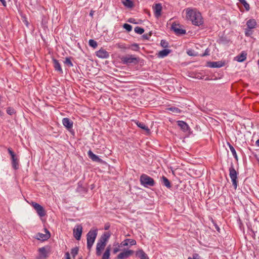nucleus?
<instances>
[{
    "mask_svg": "<svg viewBox=\"0 0 259 259\" xmlns=\"http://www.w3.org/2000/svg\"><path fill=\"white\" fill-rule=\"evenodd\" d=\"M247 54L245 52H242L241 53L237 56L235 58L239 62H242L246 59Z\"/></svg>",
    "mask_w": 259,
    "mask_h": 259,
    "instance_id": "23",
    "label": "nucleus"
},
{
    "mask_svg": "<svg viewBox=\"0 0 259 259\" xmlns=\"http://www.w3.org/2000/svg\"><path fill=\"white\" fill-rule=\"evenodd\" d=\"M141 184L145 187H152L155 185L154 179L146 174H142L140 179Z\"/></svg>",
    "mask_w": 259,
    "mask_h": 259,
    "instance_id": "5",
    "label": "nucleus"
},
{
    "mask_svg": "<svg viewBox=\"0 0 259 259\" xmlns=\"http://www.w3.org/2000/svg\"><path fill=\"white\" fill-rule=\"evenodd\" d=\"M143 37L147 39L148 38V37L145 35H143Z\"/></svg>",
    "mask_w": 259,
    "mask_h": 259,
    "instance_id": "53",
    "label": "nucleus"
},
{
    "mask_svg": "<svg viewBox=\"0 0 259 259\" xmlns=\"http://www.w3.org/2000/svg\"><path fill=\"white\" fill-rule=\"evenodd\" d=\"M52 61L55 70L60 73H63V70L58 60L55 58H53Z\"/></svg>",
    "mask_w": 259,
    "mask_h": 259,
    "instance_id": "17",
    "label": "nucleus"
},
{
    "mask_svg": "<svg viewBox=\"0 0 259 259\" xmlns=\"http://www.w3.org/2000/svg\"><path fill=\"white\" fill-rule=\"evenodd\" d=\"M132 49L134 51H138V50L139 49V46L137 44H134L132 45Z\"/></svg>",
    "mask_w": 259,
    "mask_h": 259,
    "instance_id": "43",
    "label": "nucleus"
},
{
    "mask_svg": "<svg viewBox=\"0 0 259 259\" xmlns=\"http://www.w3.org/2000/svg\"><path fill=\"white\" fill-rule=\"evenodd\" d=\"M109 227V226H106L105 228V230L108 229Z\"/></svg>",
    "mask_w": 259,
    "mask_h": 259,
    "instance_id": "52",
    "label": "nucleus"
},
{
    "mask_svg": "<svg viewBox=\"0 0 259 259\" xmlns=\"http://www.w3.org/2000/svg\"><path fill=\"white\" fill-rule=\"evenodd\" d=\"M78 259H82V258L80 257V258H78Z\"/></svg>",
    "mask_w": 259,
    "mask_h": 259,
    "instance_id": "54",
    "label": "nucleus"
},
{
    "mask_svg": "<svg viewBox=\"0 0 259 259\" xmlns=\"http://www.w3.org/2000/svg\"><path fill=\"white\" fill-rule=\"evenodd\" d=\"M8 151L11 156L12 167L15 169L19 168V160L16 154L11 148L8 149Z\"/></svg>",
    "mask_w": 259,
    "mask_h": 259,
    "instance_id": "7",
    "label": "nucleus"
},
{
    "mask_svg": "<svg viewBox=\"0 0 259 259\" xmlns=\"http://www.w3.org/2000/svg\"><path fill=\"white\" fill-rule=\"evenodd\" d=\"M93 14H94V11H91V12L90 13V15L91 16H93Z\"/></svg>",
    "mask_w": 259,
    "mask_h": 259,
    "instance_id": "50",
    "label": "nucleus"
},
{
    "mask_svg": "<svg viewBox=\"0 0 259 259\" xmlns=\"http://www.w3.org/2000/svg\"><path fill=\"white\" fill-rule=\"evenodd\" d=\"M66 259H70V254L68 252L65 253Z\"/></svg>",
    "mask_w": 259,
    "mask_h": 259,
    "instance_id": "46",
    "label": "nucleus"
},
{
    "mask_svg": "<svg viewBox=\"0 0 259 259\" xmlns=\"http://www.w3.org/2000/svg\"><path fill=\"white\" fill-rule=\"evenodd\" d=\"M134 30H135L136 33H137L138 34H142L144 32V29L143 28H141V27H139V26L136 27L135 28Z\"/></svg>",
    "mask_w": 259,
    "mask_h": 259,
    "instance_id": "33",
    "label": "nucleus"
},
{
    "mask_svg": "<svg viewBox=\"0 0 259 259\" xmlns=\"http://www.w3.org/2000/svg\"><path fill=\"white\" fill-rule=\"evenodd\" d=\"M73 236L77 240H79L82 232V227L81 225H76L73 230Z\"/></svg>",
    "mask_w": 259,
    "mask_h": 259,
    "instance_id": "9",
    "label": "nucleus"
},
{
    "mask_svg": "<svg viewBox=\"0 0 259 259\" xmlns=\"http://www.w3.org/2000/svg\"><path fill=\"white\" fill-rule=\"evenodd\" d=\"M167 110L176 114H179L181 112V110L180 109L175 107H169Z\"/></svg>",
    "mask_w": 259,
    "mask_h": 259,
    "instance_id": "32",
    "label": "nucleus"
},
{
    "mask_svg": "<svg viewBox=\"0 0 259 259\" xmlns=\"http://www.w3.org/2000/svg\"><path fill=\"white\" fill-rule=\"evenodd\" d=\"M177 123L179 126L180 127L183 132H186L189 131V127L186 122L183 121L179 120L177 121Z\"/></svg>",
    "mask_w": 259,
    "mask_h": 259,
    "instance_id": "20",
    "label": "nucleus"
},
{
    "mask_svg": "<svg viewBox=\"0 0 259 259\" xmlns=\"http://www.w3.org/2000/svg\"><path fill=\"white\" fill-rule=\"evenodd\" d=\"M208 54L206 52V51H205V52L202 55V56H206V55H207Z\"/></svg>",
    "mask_w": 259,
    "mask_h": 259,
    "instance_id": "51",
    "label": "nucleus"
},
{
    "mask_svg": "<svg viewBox=\"0 0 259 259\" xmlns=\"http://www.w3.org/2000/svg\"><path fill=\"white\" fill-rule=\"evenodd\" d=\"M238 173L236 171L234 168L232 166L229 168V176L232 182L233 186L235 189H236L238 185L237 176Z\"/></svg>",
    "mask_w": 259,
    "mask_h": 259,
    "instance_id": "6",
    "label": "nucleus"
},
{
    "mask_svg": "<svg viewBox=\"0 0 259 259\" xmlns=\"http://www.w3.org/2000/svg\"><path fill=\"white\" fill-rule=\"evenodd\" d=\"M110 247L108 246L102 255V259H109L110 255Z\"/></svg>",
    "mask_w": 259,
    "mask_h": 259,
    "instance_id": "26",
    "label": "nucleus"
},
{
    "mask_svg": "<svg viewBox=\"0 0 259 259\" xmlns=\"http://www.w3.org/2000/svg\"><path fill=\"white\" fill-rule=\"evenodd\" d=\"M31 205L36 211L39 216L44 217L46 213L45 209L40 204L36 202H32Z\"/></svg>",
    "mask_w": 259,
    "mask_h": 259,
    "instance_id": "10",
    "label": "nucleus"
},
{
    "mask_svg": "<svg viewBox=\"0 0 259 259\" xmlns=\"http://www.w3.org/2000/svg\"><path fill=\"white\" fill-rule=\"evenodd\" d=\"M110 236V234L108 232L104 233L98 240L96 245V255L100 256L102 251L104 249L106 242Z\"/></svg>",
    "mask_w": 259,
    "mask_h": 259,
    "instance_id": "2",
    "label": "nucleus"
},
{
    "mask_svg": "<svg viewBox=\"0 0 259 259\" xmlns=\"http://www.w3.org/2000/svg\"><path fill=\"white\" fill-rule=\"evenodd\" d=\"M121 60L123 64H137L140 61V58L133 55L127 54L121 58Z\"/></svg>",
    "mask_w": 259,
    "mask_h": 259,
    "instance_id": "4",
    "label": "nucleus"
},
{
    "mask_svg": "<svg viewBox=\"0 0 259 259\" xmlns=\"http://www.w3.org/2000/svg\"><path fill=\"white\" fill-rule=\"evenodd\" d=\"M228 145L229 146V148L230 149V151L233 155V156H234V157L235 158L236 160H238V157H237V153H236V150L235 149H234V148L231 145H230L229 143H228Z\"/></svg>",
    "mask_w": 259,
    "mask_h": 259,
    "instance_id": "30",
    "label": "nucleus"
},
{
    "mask_svg": "<svg viewBox=\"0 0 259 259\" xmlns=\"http://www.w3.org/2000/svg\"><path fill=\"white\" fill-rule=\"evenodd\" d=\"M128 21L130 23H136V22H135V19H134V18H130L128 20Z\"/></svg>",
    "mask_w": 259,
    "mask_h": 259,
    "instance_id": "45",
    "label": "nucleus"
},
{
    "mask_svg": "<svg viewBox=\"0 0 259 259\" xmlns=\"http://www.w3.org/2000/svg\"><path fill=\"white\" fill-rule=\"evenodd\" d=\"M188 259H201L200 256L197 253L193 254L192 257H188Z\"/></svg>",
    "mask_w": 259,
    "mask_h": 259,
    "instance_id": "41",
    "label": "nucleus"
},
{
    "mask_svg": "<svg viewBox=\"0 0 259 259\" xmlns=\"http://www.w3.org/2000/svg\"><path fill=\"white\" fill-rule=\"evenodd\" d=\"M98 234L97 229H91L87 234V248L90 250L95 242Z\"/></svg>",
    "mask_w": 259,
    "mask_h": 259,
    "instance_id": "3",
    "label": "nucleus"
},
{
    "mask_svg": "<svg viewBox=\"0 0 259 259\" xmlns=\"http://www.w3.org/2000/svg\"><path fill=\"white\" fill-rule=\"evenodd\" d=\"M88 156L90 158H91L93 161L98 162H102V160L97 155L93 153V152L91 150H89L88 152Z\"/></svg>",
    "mask_w": 259,
    "mask_h": 259,
    "instance_id": "18",
    "label": "nucleus"
},
{
    "mask_svg": "<svg viewBox=\"0 0 259 259\" xmlns=\"http://www.w3.org/2000/svg\"><path fill=\"white\" fill-rule=\"evenodd\" d=\"M136 255L140 259H149V257L147 254L142 249L137 251Z\"/></svg>",
    "mask_w": 259,
    "mask_h": 259,
    "instance_id": "22",
    "label": "nucleus"
},
{
    "mask_svg": "<svg viewBox=\"0 0 259 259\" xmlns=\"http://www.w3.org/2000/svg\"><path fill=\"white\" fill-rule=\"evenodd\" d=\"M171 28L177 35H183L186 33V30L182 28V26L176 22L172 24Z\"/></svg>",
    "mask_w": 259,
    "mask_h": 259,
    "instance_id": "8",
    "label": "nucleus"
},
{
    "mask_svg": "<svg viewBox=\"0 0 259 259\" xmlns=\"http://www.w3.org/2000/svg\"><path fill=\"white\" fill-rule=\"evenodd\" d=\"M62 123L68 130L71 129L73 127V121L68 118L65 117L63 118Z\"/></svg>",
    "mask_w": 259,
    "mask_h": 259,
    "instance_id": "15",
    "label": "nucleus"
},
{
    "mask_svg": "<svg viewBox=\"0 0 259 259\" xmlns=\"http://www.w3.org/2000/svg\"><path fill=\"white\" fill-rule=\"evenodd\" d=\"M89 44L93 48H96L98 46L97 42L94 39H90L89 41Z\"/></svg>",
    "mask_w": 259,
    "mask_h": 259,
    "instance_id": "34",
    "label": "nucleus"
},
{
    "mask_svg": "<svg viewBox=\"0 0 259 259\" xmlns=\"http://www.w3.org/2000/svg\"><path fill=\"white\" fill-rule=\"evenodd\" d=\"M45 234L38 233L36 234V238L38 240L42 241L48 240L51 236L49 231L47 229H45Z\"/></svg>",
    "mask_w": 259,
    "mask_h": 259,
    "instance_id": "12",
    "label": "nucleus"
},
{
    "mask_svg": "<svg viewBox=\"0 0 259 259\" xmlns=\"http://www.w3.org/2000/svg\"><path fill=\"white\" fill-rule=\"evenodd\" d=\"M38 251L40 256L44 258H46L47 257L48 251L45 247L39 248Z\"/></svg>",
    "mask_w": 259,
    "mask_h": 259,
    "instance_id": "27",
    "label": "nucleus"
},
{
    "mask_svg": "<svg viewBox=\"0 0 259 259\" xmlns=\"http://www.w3.org/2000/svg\"><path fill=\"white\" fill-rule=\"evenodd\" d=\"M224 65L225 62L221 61L207 62V66L210 68H220L223 66Z\"/></svg>",
    "mask_w": 259,
    "mask_h": 259,
    "instance_id": "16",
    "label": "nucleus"
},
{
    "mask_svg": "<svg viewBox=\"0 0 259 259\" xmlns=\"http://www.w3.org/2000/svg\"><path fill=\"white\" fill-rule=\"evenodd\" d=\"M135 123L138 127L146 131L147 133L149 134L150 133L149 128L145 125L144 123L139 122V121H135Z\"/></svg>",
    "mask_w": 259,
    "mask_h": 259,
    "instance_id": "24",
    "label": "nucleus"
},
{
    "mask_svg": "<svg viewBox=\"0 0 259 259\" xmlns=\"http://www.w3.org/2000/svg\"><path fill=\"white\" fill-rule=\"evenodd\" d=\"M252 29L246 28L245 29V35L246 36H250L252 34Z\"/></svg>",
    "mask_w": 259,
    "mask_h": 259,
    "instance_id": "38",
    "label": "nucleus"
},
{
    "mask_svg": "<svg viewBox=\"0 0 259 259\" xmlns=\"http://www.w3.org/2000/svg\"><path fill=\"white\" fill-rule=\"evenodd\" d=\"M96 56L100 58L106 59L109 58V53L105 49L101 48L96 52Z\"/></svg>",
    "mask_w": 259,
    "mask_h": 259,
    "instance_id": "13",
    "label": "nucleus"
},
{
    "mask_svg": "<svg viewBox=\"0 0 259 259\" xmlns=\"http://www.w3.org/2000/svg\"><path fill=\"white\" fill-rule=\"evenodd\" d=\"M169 49H164L158 53V56L160 58H163L167 56L170 52Z\"/></svg>",
    "mask_w": 259,
    "mask_h": 259,
    "instance_id": "25",
    "label": "nucleus"
},
{
    "mask_svg": "<svg viewBox=\"0 0 259 259\" xmlns=\"http://www.w3.org/2000/svg\"><path fill=\"white\" fill-rule=\"evenodd\" d=\"M123 5L128 8H132L134 6L133 2L131 0H122Z\"/></svg>",
    "mask_w": 259,
    "mask_h": 259,
    "instance_id": "28",
    "label": "nucleus"
},
{
    "mask_svg": "<svg viewBox=\"0 0 259 259\" xmlns=\"http://www.w3.org/2000/svg\"><path fill=\"white\" fill-rule=\"evenodd\" d=\"M162 183L163 185L166 187L167 188L171 187V184L169 181L164 176L162 177Z\"/></svg>",
    "mask_w": 259,
    "mask_h": 259,
    "instance_id": "29",
    "label": "nucleus"
},
{
    "mask_svg": "<svg viewBox=\"0 0 259 259\" xmlns=\"http://www.w3.org/2000/svg\"><path fill=\"white\" fill-rule=\"evenodd\" d=\"M3 6L6 7L7 6L6 2L5 0H0Z\"/></svg>",
    "mask_w": 259,
    "mask_h": 259,
    "instance_id": "47",
    "label": "nucleus"
},
{
    "mask_svg": "<svg viewBox=\"0 0 259 259\" xmlns=\"http://www.w3.org/2000/svg\"><path fill=\"white\" fill-rule=\"evenodd\" d=\"M128 244H130L131 246L135 245L136 244V241L134 239H126L121 242L120 243V246L121 247L126 246H127Z\"/></svg>",
    "mask_w": 259,
    "mask_h": 259,
    "instance_id": "19",
    "label": "nucleus"
},
{
    "mask_svg": "<svg viewBox=\"0 0 259 259\" xmlns=\"http://www.w3.org/2000/svg\"><path fill=\"white\" fill-rule=\"evenodd\" d=\"M186 19L191 22L193 25L200 26L203 21L201 13L196 9L190 8L185 9Z\"/></svg>",
    "mask_w": 259,
    "mask_h": 259,
    "instance_id": "1",
    "label": "nucleus"
},
{
    "mask_svg": "<svg viewBox=\"0 0 259 259\" xmlns=\"http://www.w3.org/2000/svg\"><path fill=\"white\" fill-rule=\"evenodd\" d=\"M256 145L259 147V139H258L255 142Z\"/></svg>",
    "mask_w": 259,
    "mask_h": 259,
    "instance_id": "48",
    "label": "nucleus"
},
{
    "mask_svg": "<svg viewBox=\"0 0 259 259\" xmlns=\"http://www.w3.org/2000/svg\"><path fill=\"white\" fill-rule=\"evenodd\" d=\"M78 252V247H75L71 249V254L73 256V257H75Z\"/></svg>",
    "mask_w": 259,
    "mask_h": 259,
    "instance_id": "37",
    "label": "nucleus"
},
{
    "mask_svg": "<svg viewBox=\"0 0 259 259\" xmlns=\"http://www.w3.org/2000/svg\"><path fill=\"white\" fill-rule=\"evenodd\" d=\"M247 28L249 29H254L256 28L257 24L256 20L254 19H250L246 22Z\"/></svg>",
    "mask_w": 259,
    "mask_h": 259,
    "instance_id": "21",
    "label": "nucleus"
},
{
    "mask_svg": "<svg viewBox=\"0 0 259 259\" xmlns=\"http://www.w3.org/2000/svg\"><path fill=\"white\" fill-rule=\"evenodd\" d=\"M30 5L35 6L37 5V0H28Z\"/></svg>",
    "mask_w": 259,
    "mask_h": 259,
    "instance_id": "42",
    "label": "nucleus"
},
{
    "mask_svg": "<svg viewBox=\"0 0 259 259\" xmlns=\"http://www.w3.org/2000/svg\"><path fill=\"white\" fill-rule=\"evenodd\" d=\"M154 15L156 18H159L161 15L162 6L160 4H156L153 7Z\"/></svg>",
    "mask_w": 259,
    "mask_h": 259,
    "instance_id": "14",
    "label": "nucleus"
},
{
    "mask_svg": "<svg viewBox=\"0 0 259 259\" xmlns=\"http://www.w3.org/2000/svg\"><path fill=\"white\" fill-rule=\"evenodd\" d=\"M123 28L125 29L127 31L130 32L132 30V26L127 23L124 24L123 26Z\"/></svg>",
    "mask_w": 259,
    "mask_h": 259,
    "instance_id": "39",
    "label": "nucleus"
},
{
    "mask_svg": "<svg viewBox=\"0 0 259 259\" xmlns=\"http://www.w3.org/2000/svg\"><path fill=\"white\" fill-rule=\"evenodd\" d=\"M119 246H118L117 247L114 248L113 249V253H116L117 252L119 251Z\"/></svg>",
    "mask_w": 259,
    "mask_h": 259,
    "instance_id": "44",
    "label": "nucleus"
},
{
    "mask_svg": "<svg viewBox=\"0 0 259 259\" xmlns=\"http://www.w3.org/2000/svg\"><path fill=\"white\" fill-rule=\"evenodd\" d=\"M238 1L244 6V7L246 11H248L250 10L249 5L245 0H238Z\"/></svg>",
    "mask_w": 259,
    "mask_h": 259,
    "instance_id": "31",
    "label": "nucleus"
},
{
    "mask_svg": "<svg viewBox=\"0 0 259 259\" xmlns=\"http://www.w3.org/2000/svg\"><path fill=\"white\" fill-rule=\"evenodd\" d=\"M7 113L9 115H12L15 114L16 112L13 108L9 107L7 109Z\"/></svg>",
    "mask_w": 259,
    "mask_h": 259,
    "instance_id": "35",
    "label": "nucleus"
},
{
    "mask_svg": "<svg viewBox=\"0 0 259 259\" xmlns=\"http://www.w3.org/2000/svg\"><path fill=\"white\" fill-rule=\"evenodd\" d=\"M161 46L163 48H167L168 46V43L165 40L162 39L160 42Z\"/></svg>",
    "mask_w": 259,
    "mask_h": 259,
    "instance_id": "40",
    "label": "nucleus"
},
{
    "mask_svg": "<svg viewBox=\"0 0 259 259\" xmlns=\"http://www.w3.org/2000/svg\"><path fill=\"white\" fill-rule=\"evenodd\" d=\"M64 64H66L69 67L73 66V64L70 58L67 57L64 61Z\"/></svg>",
    "mask_w": 259,
    "mask_h": 259,
    "instance_id": "36",
    "label": "nucleus"
},
{
    "mask_svg": "<svg viewBox=\"0 0 259 259\" xmlns=\"http://www.w3.org/2000/svg\"><path fill=\"white\" fill-rule=\"evenodd\" d=\"M134 253L133 250H125L119 253L117 256L118 259H125L132 255Z\"/></svg>",
    "mask_w": 259,
    "mask_h": 259,
    "instance_id": "11",
    "label": "nucleus"
},
{
    "mask_svg": "<svg viewBox=\"0 0 259 259\" xmlns=\"http://www.w3.org/2000/svg\"><path fill=\"white\" fill-rule=\"evenodd\" d=\"M3 115H4V113L3 112V111L2 110H0V117L3 116Z\"/></svg>",
    "mask_w": 259,
    "mask_h": 259,
    "instance_id": "49",
    "label": "nucleus"
}]
</instances>
